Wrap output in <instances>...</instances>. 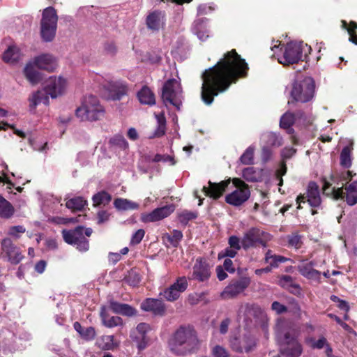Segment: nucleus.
Returning a JSON list of instances; mask_svg holds the SVG:
<instances>
[{
	"mask_svg": "<svg viewBox=\"0 0 357 357\" xmlns=\"http://www.w3.org/2000/svg\"><path fill=\"white\" fill-rule=\"evenodd\" d=\"M249 67L245 60L235 49L226 52L213 67L206 69L202 75V100L206 105L213 103L214 98L225 92L232 84L248 76Z\"/></svg>",
	"mask_w": 357,
	"mask_h": 357,
	"instance_id": "f257e3e1",
	"label": "nucleus"
},
{
	"mask_svg": "<svg viewBox=\"0 0 357 357\" xmlns=\"http://www.w3.org/2000/svg\"><path fill=\"white\" fill-rule=\"evenodd\" d=\"M197 333L191 325L180 326L168 340L170 351L176 356H184L195 353L199 348Z\"/></svg>",
	"mask_w": 357,
	"mask_h": 357,
	"instance_id": "f03ea898",
	"label": "nucleus"
},
{
	"mask_svg": "<svg viewBox=\"0 0 357 357\" xmlns=\"http://www.w3.org/2000/svg\"><path fill=\"white\" fill-rule=\"evenodd\" d=\"M280 48L282 54L278 58V61L283 66H289L298 63L300 61L307 62L308 55L312 48L303 42H290L286 45L280 44L274 45L272 50Z\"/></svg>",
	"mask_w": 357,
	"mask_h": 357,
	"instance_id": "7ed1b4c3",
	"label": "nucleus"
},
{
	"mask_svg": "<svg viewBox=\"0 0 357 357\" xmlns=\"http://www.w3.org/2000/svg\"><path fill=\"white\" fill-rule=\"evenodd\" d=\"M66 87V80L65 79L61 77L58 78L50 77L47 81L43 90H39L33 93L29 98L30 108L34 109L40 103L48 105L50 103L49 96L52 98H56L64 92Z\"/></svg>",
	"mask_w": 357,
	"mask_h": 357,
	"instance_id": "20e7f679",
	"label": "nucleus"
},
{
	"mask_svg": "<svg viewBox=\"0 0 357 357\" xmlns=\"http://www.w3.org/2000/svg\"><path fill=\"white\" fill-rule=\"evenodd\" d=\"M75 115L82 121H97L105 117V109L96 96L89 95L84 98L81 106L77 108Z\"/></svg>",
	"mask_w": 357,
	"mask_h": 357,
	"instance_id": "39448f33",
	"label": "nucleus"
},
{
	"mask_svg": "<svg viewBox=\"0 0 357 357\" xmlns=\"http://www.w3.org/2000/svg\"><path fill=\"white\" fill-rule=\"evenodd\" d=\"M323 194L326 196H331L334 199H344L349 206H354L357 204V181L349 184H346L343 188H333L331 189V183L326 178L323 179Z\"/></svg>",
	"mask_w": 357,
	"mask_h": 357,
	"instance_id": "423d86ee",
	"label": "nucleus"
},
{
	"mask_svg": "<svg viewBox=\"0 0 357 357\" xmlns=\"http://www.w3.org/2000/svg\"><path fill=\"white\" fill-rule=\"evenodd\" d=\"M315 83L310 77H305L301 80H295L291 86V97L292 100L288 103L300 102L305 103L310 101L314 95Z\"/></svg>",
	"mask_w": 357,
	"mask_h": 357,
	"instance_id": "0eeeda50",
	"label": "nucleus"
},
{
	"mask_svg": "<svg viewBox=\"0 0 357 357\" xmlns=\"http://www.w3.org/2000/svg\"><path fill=\"white\" fill-rule=\"evenodd\" d=\"M93 232L91 228H84L83 226H77L73 229H63L62 236L64 241L72 245L81 252H86L89 249V242L86 238Z\"/></svg>",
	"mask_w": 357,
	"mask_h": 357,
	"instance_id": "6e6552de",
	"label": "nucleus"
},
{
	"mask_svg": "<svg viewBox=\"0 0 357 357\" xmlns=\"http://www.w3.org/2000/svg\"><path fill=\"white\" fill-rule=\"evenodd\" d=\"M58 15L56 9L52 6L45 8L40 20V37L43 41L52 42L57 29Z\"/></svg>",
	"mask_w": 357,
	"mask_h": 357,
	"instance_id": "1a4fd4ad",
	"label": "nucleus"
},
{
	"mask_svg": "<svg viewBox=\"0 0 357 357\" xmlns=\"http://www.w3.org/2000/svg\"><path fill=\"white\" fill-rule=\"evenodd\" d=\"M270 240V234L258 227H251L244 233L241 239L242 247L245 250L257 246L266 247Z\"/></svg>",
	"mask_w": 357,
	"mask_h": 357,
	"instance_id": "9d476101",
	"label": "nucleus"
},
{
	"mask_svg": "<svg viewBox=\"0 0 357 357\" xmlns=\"http://www.w3.org/2000/svg\"><path fill=\"white\" fill-rule=\"evenodd\" d=\"M236 190L225 197V202L232 206H239L245 202L250 196L249 186L239 178H232Z\"/></svg>",
	"mask_w": 357,
	"mask_h": 357,
	"instance_id": "9b49d317",
	"label": "nucleus"
},
{
	"mask_svg": "<svg viewBox=\"0 0 357 357\" xmlns=\"http://www.w3.org/2000/svg\"><path fill=\"white\" fill-rule=\"evenodd\" d=\"M177 84L178 82L174 78L167 79L162 86L161 98L164 103H169L180 109L182 105V96L181 93L175 89Z\"/></svg>",
	"mask_w": 357,
	"mask_h": 357,
	"instance_id": "f8f14e48",
	"label": "nucleus"
},
{
	"mask_svg": "<svg viewBox=\"0 0 357 357\" xmlns=\"http://www.w3.org/2000/svg\"><path fill=\"white\" fill-rule=\"evenodd\" d=\"M296 204L298 209L302 208L301 203L307 202L312 208H317L321 204V198L320 196L319 187L315 181H310L307 186L306 192L300 194L296 197Z\"/></svg>",
	"mask_w": 357,
	"mask_h": 357,
	"instance_id": "ddd939ff",
	"label": "nucleus"
},
{
	"mask_svg": "<svg viewBox=\"0 0 357 357\" xmlns=\"http://www.w3.org/2000/svg\"><path fill=\"white\" fill-rule=\"evenodd\" d=\"M303 351V346L298 340L289 333H286L280 343V354L284 357H300Z\"/></svg>",
	"mask_w": 357,
	"mask_h": 357,
	"instance_id": "4468645a",
	"label": "nucleus"
},
{
	"mask_svg": "<svg viewBox=\"0 0 357 357\" xmlns=\"http://www.w3.org/2000/svg\"><path fill=\"white\" fill-rule=\"evenodd\" d=\"M250 278L246 276L232 279L221 293V297L224 299L236 298L243 293L250 286Z\"/></svg>",
	"mask_w": 357,
	"mask_h": 357,
	"instance_id": "2eb2a0df",
	"label": "nucleus"
},
{
	"mask_svg": "<svg viewBox=\"0 0 357 357\" xmlns=\"http://www.w3.org/2000/svg\"><path fill=\"white\" fill-rule=\"evenodd\" d=\"M151 331V326L149 324L141 322L130 331V337L139 351L146 348L149 340L147 333Z\"/></svg>",
	"mask_w": 357,
	"mask_h": 357,
	"instance_id": "dca6fc26",
	"label": "nucleus"
},
{
	"mask_svg": "<svg viewBox=\"0 0 357 357\" xmlns=\"http://www.w3.org/2000/svg\"><path fill=\"white\" fill-rule=\"evenodd\" d=\"M256 345L255 337L248 333L235 337L230 340L231 348L238 353H249L255 349Z\"/></svg>",
	"mask_w": 357,
	"mask_h": 357,
	"instance_id": "f3484780",
	"label": "nucleus"
},
{
	"mask_svg": "<svg viewBox=\"0 0 357 357\" xmlns=\"http://www.w3.org/2000/svg\"><path fill=\"white\" fill-rule=\"evenodd\" d=\"M1 250L3 257L14 265H17L23 259L24 255L19 247H17L10 238H5L1 241Z\"/></svg>",
	"mask_w": 357,
	"mask_h": 357,
	"instance_id": "a211bd4d",
	"label": "nucleus"
},
{
	"mask_svg": "<svg viewBox=\"0 0 357 357\" xmlns=\"http://www.w3.org/2000/svg\"><path fill=\"white\" fill-rule=\"evenodd\" d=\"M188 287V283L185 277H178L176 282L166 288L163 292L160 293V295L169 302L176 301L181 293L184 292Z\"/></svg>",
	"mask_w": 357,
	"mask_h": 357,
	"instance_id": "6ab92c4d",
	"label": "nucleus"
},
{
	"mask_svg": "<svg viewBox=\"0 0 357 357\" xmlns=\"http://www.w3.org/2000/svg\"><path fill=\"white\" fill-rule=\"evenodd\" d=\"M140 308L146 312H151L155 317H164L167 312L166 305L162 299L146 298L140 304Z\"/></svg>",
	"mask_w": 357,
	"mask_h": 357,
	"instance_id": "aec40b11",
	"label": "nucleus"
},
{
	"mask_svg": "<svg viewBox=\"0 0 357 357\" xmlns=\"http://www.w3.org/2000/svg\"><path fill=\"white\" fill-rule=\"evenodd\" d=\"M175 210L174 204L156 208L149 213H142L141 220L144 223L161 220L170 215Z\"/></svg>",
	"mask_w": 357,
	"mask_h": 357,
	"instance_id": "412c9836",
	"label": "nucleus"
},
{
	"mask_svg": "<svg viewBox=\"0 0 357 357\" xmlns=\"http://www.w3.org/2000/svg\"><path fill=\"white\" fill-rule=\"evenodd\" d=\"M231 181L232 179L231 178L222 181L219 183L209 181L208 182V186H204L202 190L206 197L213 199H218L223 195Z\"/></svg>",
	"mask_w": 357,
	"mask_h": 357,
	"instance_id": "4be33fe9",
	"label": "nucleus"
},
{
	"mask_svg": "<svg viewBox=\"0 0 357 357\" xmlns=\"http://www.w3.org/2000/svg\"><path fill=\"white\" fill-rule=\"evenodd\" d=\"M211 277V268L206 259L199 257L192 267L191 279L199 282L207 281Z\"/></svg>",
	"mask_w": 357,
	"mask_h": 357,
	"instance_id": "5701e85b",
	"label": "nucleus"
},
{
	"mask_svg": "<svg viewBox=\"0 0 357 357\" xmlns=\"http://www.w3.org/2000/svg\"><path fill=\"white\" fill-rule=\"evenodd\" d=\"M105 88L114 100H121L123 96L127 95L128 91V84L121 80L109 81Z\"/></svg>",
	"mask_w": 357,
	"mask_h": 357,
	"instance_id": "b1692460",
	"label": "nucleus"
},
{
	"mask_svg": "<svg viewBox=\"0 0 357 357\" xmlns=\"http://www.w3.org/2000/svg\"><path fill=\"white\" fill-rule=\"evenodd\" d=\"M165 24V13L155 10L151 12L146 17V24L148 29L158 31Z\"/></svg>",
	"mask_w": 357,
	"mask_h": 357,
	"instance_id": "393cba45",
	"label": "nucleus"
},
{
	"mask_svg": "<svg viewBox=\"0 0 357 357\" xmlns=\"http://www.w3.org/2000/svg\"><path fill=\"white\" fill-rule=\"evenodd\" d=\"M33 63L37 68L48 72H53L57 66L55 58L50 54H43L35 57Z\"/></svg>",
	"mask_w": 357,
	"mask_h": 357,
	"instance_id": "a878e982",
	"label": "nucleus"
},
{
	"mask_svg": "<svg viewBox=\"0 0 357 357\" xmlns=\"http://www.w3.org/2000/svg\"><path fill=\"white\" fill-rule=\"evenodd\" d=\"M109 308L114 313L119 314L123 316L133 317L137 314V310L132 306L126 303H121L117 301H110Z\"/></svg>",
	"mask_w": 357,
	"mask_h": 357,
	"instance_id": "bb28decb",
	"label": "nucleus"
},
{
	"mask_svg": "<svg viewBox=\"0 0 357 357\" xmlns=\"http://www.w3.org/2000/svg\"><path fill=\"white\" fill-rule=\"evenodd\" d=\"M137 97L142 105L153 106L155 105V97L152 90L146 85H144L137 92Z\"/></svg>",
	"mask_w": 357,
	"mask_h": 357,
	"instance_id": "cd10ccee",
	"label": "nucleus"
},
{
	"mask_svg": "<svg viewBox=\"0 0 357 357\" xmlns=\"http://www.w3.org/2000/svg\"><path fill=\"white\" fill-rule=\"evenodd\" d=\"M100 317L102 324L107 328H114L119 326H123V324L122 318L117 316L110 317L106 312L105 307H102Z\"/></svg>",
	"mask_w": 357,
	"mask_h": 357,
	"instance_id": "c85d7f7f",
	"label": "nucleus"
},
{
	"mask_svg": "<svg viewBox=\"0 0 357 357\" xmlns=\"http://www.w3.org/2000/svg\"><path fill=\"white\" fill-rule=\"evenodd\" d=\"M278 284L284 288L289 291L293 294H296L294 290L296 292H299L301 288L299 284H296L294 282V278L289 275H282L279 278Z\"/></svg>",
	"mask_w": 357,
	"mask_h": 357,
	"instance_id": "c756f323",
	"label": "nucleus"
},
{
	"mask_svg": "<svg viewBox=\"0 0 357 357\" xmlns=\"http://www.w3.org/2000/svg\"><path fill=\"white\" fill-rule=\"evenodd\" d=\"M14 213L13 206L0 195V217L9 219L13 215Z\"/></svg>",
	"mask_w": 357,
	"mask_h": 357,
	"instance_id": "7c9ffc66",
	"label": "nucleus"
},
{
	"mask_svg": "<svg viewBox=\"0 0 357 357\" xmlns=\"http://www.w3.org/2000/svg\"><path fill=\"white\" fill-rule=\"evenodd\" d=\"M20 57L19 49L15 46H10L3 54L4 62L13 64L18 61Z\"/></svg>",
	"mask_w": 357,
	"mask_h": 357,
	"instance_id": "2f4dec72",
	"label": "nucleus"
},
{
	"mask_svg": "<svg viewBox=\"0 0 357 357\" xmlns=\"http://www.w3.org/2000/svg\"><path fill=\"white\" fill-rule=\"evenodd\" d=\"M314 263H309L298 266V272L305 278L308 279L314 278L320 275V272L313 268Z\"/></svg>",
	"mask_w": 357,
	"mask_h": 357,
	"instance_id": "473e14b6",
	"label": "nucleus"
},
{
	"mask_svg": "<svg viewBox=\"0 0 357 357\" xmlns=\"http://www.w3.org/2000/svg\"><path fill=\"white\" fill-rule=\"evenodd\" d=\"M25 77L31 84H36L42 80L41 74L31 64L26 65L24 70Z\"/></svg>",
	"mask_w": 357,
	"mask_h": 357,
	"instance_id": "72a5a7b5",
	"label": "nucleus"
},
{
	"mask_svg": "<svg viewBox=\"0 0 357 357\" xmlns=\"http://www.w3.org/2000/svg\"><path fill=\"white\" fill-rule=\"evenodd\" d=\"M87 204L86 200L82 197H75L68 199L66 206L73 211H82Z\"/></svg>",
	"mask_w": 357,
	"mask_h": 357,
	"instance_id": "f704fd0d",
	"label": "nucleus"
},
{
	"mask_svg": "<svg viewBox=\"0 0 357 357\" xmlns=\"http://www.w3.org/2000/svg\"><path fill=\"white\" fill-rule=\"evenodd\" d=\"M341 23L342 28L346 29L349 35V40L357 45V22L355 21H350L348 24L347 21L342 20Z\"/></svg>",
	"mask_w": 357,
	"mask_h": 357,
	"instance_id": "c9c22d12",
	"label": "nucleus"
},
{
	"mask_svg": "<svg viewBox=\"0 0 357 357\" xmlns=\"http://www.w3.org/2000/svg\"><path fill=\"white\" fill-rule=\"evenodd\" d=\"M114 206L120 211L135 210L139 208L138 204L123 198L115 199Z\"/></svg>",
	"mask_w": 357,
	"mask_h": 357,
	"instance_id": "e433bc0d",
	"label": "nucleus"
},
{
	"mask_svg": "<svg viewBox=\"0 0 357 357\" xmlns=\"http://www.w3.org/2000/svg\"><path fill=\"white\" fill-rule=\"evenodd\" d=\"M114 341V335H102L97 340L96 345L102 350H112L117 346Z\"/></svg>",
	"mask_w": 357,
	"mask_h": 357,
	"instance_id": "4c0bfd02",
	"label": "nucleus"
},
{
	"mask_svg": "<svg viewBox=\"0 0 357 357\" xmlns=\"http://www.w3.org/2000/svg\"><path fill=\"white\" fill-rule=\"evenodd\" d=\"M92 200L94 206H106L111 202L112 196L107 192L102 190L95 194L92 197Z\"/></svg>",
	"mask_w": 357,
	"mask_h": 357,
	"instance_id": "58836bf2",
	"label": "nucleus"
},
{
	"mask_svg": "<svg viewBox=\"0 0 357 357\" xmlns=\"http://www.w3.org/2000/svg\"><path fill=\"white\" fill-rule=\"evenodd\" d=\"M155 117L158 122V128L150 138L160 137L165 134L166 119L164 114H155Z\"/></svg>",
	"mask_w": 357,
	"mask_h": 357,
	"instance_id": "ea45409f",
	"label": "nucleus"
},
{
	"mask_svg": "<svg viewBox=\"0 0 357 357\" xmlns=\"http://www.w3.org/2000/svg\"><path fill=\"white\" fill-rule=\"evenodd\" d=\"M198 217V213L197 211H190L188 210H183L178 214V219L180 223L184 226H186L189 221L196 219Z\"/></svg>",
	"mask_w": 357,
	"mask_h": 357,
	"instance_id": "a19ab883",
	"label": "nucleus"
},
{
	"mask_svg": "<svg viewBox=\"0 0 357 357\" xmlns=\"http://www.w3.org/2000/svg\"><path fill=\"white\" fill-rule=\"evenodd\" d=\"M296 120V114L289 112H285L280 118V126L281 128H289Z\"/></svg>",
	"mask_w": 357,
	"mask_h": 357,
	"instance_id": "79ce46f5",
	"label": "nucleus"
},
{
	"mask_svg": "<svg viewBox=\"0 0 357 357\" xmlns=\"http://www.w3.org/2000/svg\"><path fill=\"white\" fill-rule=\"evenodd\" d=\"M340 165L346 169L349 168L352 165L351 149L348 146L344 147L340 153Z\"/></svg>",
	"mask_w": 357,
	"mask_h": 357,
	"instance_id": "37998d69",
	"label": "nucleus"
},
{
	"mask_svg": "<svg viewBox=\"0 0 357 357\" xmlns=\"http://www.w3.org/2000/svg\"><path fill=\"white\" fill-rule=\"evenodd\" d=\"M124 281L130 286L136 287L141 281V276L136 270L131 269L124 278Z\"/></svg>",
	"mask_w": 357,
	"mask_h": 357,
	"instance_id": "c03bdc74",
	"label": "nucleus"
},
{
	"mask_svg": "<svg viewBox=\"0 0 357 357\" xmlns=\"http://www.w3.org/2000/svg\"><path fill=\"white\" fill-rule=\"evenodd\" d=\"M287 245L289 248L299 249L303 245L302 236L298 232L292 233L287 236Z\"/></svg>",
	"mask_w": 357,
	"mask_h": 357,
	"instance_id": "a18cd8bd",
	"label": "nucleus"
},
{
	"mask_svg": "<svg viewBox=\"0 0 357 357\" xmlns=\"http://www.w3.org/2000/svg\"><path fill=\"white\" fill-rule=\"evenodd\" d=\"M109 143L112 146L119 147L121 149H126L128 147V143L121 135H116L112 137Z\"/></svg>",
	"mask_w": 357,
	"mask_h": 357,
	"instance_id": "49530a36",
	"label": "nucleus"
},
{
	"mask_svg": "<svg viewBox=\"0 0 357 357\" xmlns=\"http://www.w3.org/2000/svg\"><path fill=\"white\" fill-rule=\"evenodd\" d=\"M183 236L181 231L174 229L171 234L167 235V238L173 247L177 248Z\"/></svg>",
	"mask_w": 357,
	"mask_h": 357,
	"instance_id": "de8ad7c7",
	"label": "nucleus"
},
{
	"mask_svg": "<svg viewBox=\"0 0 357 357\" xmlns=\"http://www.w3.org/2000/svg\"><path fill=\"white\" fill-rule=\"evenodd\" d=\"M240 161L243 165H252L254 161V149L249 146L240 157Z\"/></svg>",
	"mask_w": 357,
	"mask_h": 357,
	"instance_id": "09e8293b",
	"label": "nucleus"
},
{
	"mask_svg": "<svg viewBox=\"0 0 357 357\" xmlns=\"http://www.w3.org/2000/svg\"><path fill=\"white\" fill-rule=\"evenodd\" d=\"M243 177L248 181L255 182L257 181V172L254 167H246L243 170Z\"/></svg>",
	"mask_w": 357,
	"mask_h": 357,
	"instance_id": "8fccbe9b",
	"label": "nucleus"
},
{
	"mask_svg": "<svg viewBox=\"0 0 357 357\" xmlns=\"http://www.w3.org/2000/svg\"><path fill=\"white\" fill-rule=\"evenodd\" d=\"M213 357H229V351L222 346L215 345L211 349Z\"/></svg>",
	"mask_w": 357,
	"mask_h": 357,
	"instance_id": "3c124183",
	"label": "nucleus"
},
{
	"mask_svg": "<svg viewBox=\"0 0 357 357\" xmlns=\"http://www.w3.org/2000/svg\"><path fill=\"white\" fill-rule=\"evenodd\" d=\"M26 228L22 225L12 226L8 229V235L19 238L22 234L25 233Z\"/></svg>",
	"mask_w": 357,
	"mask_h": 357,
	"instance_id": "603ef678",
	"label": "nucleus"
},
{
	"mask_svg": "<svg viewBox=\"0 0 357 357\" xmlns=\"http://www.w3.org/2000/svg\"><path fill=\"white\" fill-rule=\"evenodd\" d=\"M238 252V251L234 248H231V247L228 246L218 253V259L225 257L234 258L236 256Z\"/></svg>",
	"mask_w": 357,
	"mask_h": 357,
	"instance_id": "864d4df0",
	"label": "nucleus"
},
{
	"mask_svg": "<svg viewBox=\"0 0 357 357\" xmlns=\"http://www.w3.org/2000/svg\"><path fill=\"white\" fill-rule=\"evenodd\" d=\"M96 332L94 327L89 326L84 329L82 333L81 337L86 341H91L94 340Z\"/></svg>",
	"mask_w": 357,
	"mask_h": 357,
	"instance_id": "5fc2aeb1",
	"label": "nucleus"
},
{
	"mask_svg": "<svg viewBox=\"0 0 357 357\" xmlns=\"http://www.w3.org/2000/svg\"><path fill=\"white\" fill-rule=\"evenodd\" d=\"M144 235L145 231L143 229H139L136 231L131 237L130 245H135L140 243Z\"/></svg>",
	"mask_w": 357,
	"mask_h": 357,
	"instance_id": "6e6d98bb",
	"label": "nucleus"
},
{
	"mask_svg": "<svg viewBox=\"0 0 357 357\" xmlns=\"http://www.w3.org/2000/svg\"><path fill=\"white\" fill-rule=\"evenodd\" d=\"M267 142L271 146H280L282 145V139L275 133L269 132L266 135Z\"/></svg>",
	"mask_w": 357,
	"mask_h": 357,
	"instance_id": "4d7b16f0",
	"label": "nucleus"
},
{
	"mask_svg": "<svg viewBox=\"0 0 357 357\" xmlns=\"http://www.w3.org/2000/svg\"><path fill=\"white\" fill-rule=\"evenodd\" d=\"M228 245L231 248H234L235 250L239 251L242 247L241 241L240 238L235 235H232L228 238Z\"/></svg>",
	"mask_w": 357,
	"mask_h": 357,
	"instance_id": "13d9d810",
	"label": "nucleus"
},
{
	"mask_svg": "<svg viewBox=\"0 0 357 357\" xmlns=\"http://www.w3.org/2000/svg\"><path fill=\"white\" fill-rule=\"evenodd\" d=\"M288 260L287 258L281 255H274L268 264L269 266L272 268H276L278 266L279 264L284 263Z\"/></svg>",
	"mask_w": 357,
	"mask_h": 357,
	"instance_id": "bf43d9fd",
	"label": "nucleus"
},
{
	"mask_svg": "<svg viewBox=\"0 0 357 357\" xmlns=\"http://www.w3.org/2000/svg\"><path fill=\"white\" fill-rule=\"evenodd\" d=\"M328 344L326 338L321 336L317 340H312L311 347L312 349H321Z\"/></svg>",
	"mask_w": 357,
	"mask_h": 357,
	"instance_id": "052dcab7",
	"label": "nucleus"
},
{
	"mask_svg": "<svg viewBox=\"0 0 357 357\" xmlns=\"http://www.w3.org/2000/svg\"><path fill=\"white\" fill-rule=\"evenodd\" d=\"M271 309L275 311L278 314H283L287 312L288 308L283 304L278 301H274L271 304Z\"/></svg>",
	"mask_w": 357,
	"mask_h": 357,
	"instance_id": "680f3d73",
	"label": "nucleus"
},
{
	"mask_svg": "<svg viewBox=\"0 0 357 357\" xmlns=\"http://www.w3.org/2000/svg\"><path fill=\"white\" fill-rule=\"evenodd\" d=\"M153 161L155 162H161V161H162V162L169 161L172 162V165L175 164L174 159L172 156L168 155H161V154H158V153L154 156Z\"/></svg>",
	"mask_w": 357,
	"mask_h": 357,
	"instance_id": "e2e57ef3",
	"label": "nucleus"
},
{
	"mask_svg": "<svg viewBox=\"0 0 357 357\" xmlns=\"http://www.w3.org/2000/svg\"><path fill=\"white\" fill-rule=\"evenodd\" d=\"M296 153V149L293 147H285L282 151V157L283 160L291 158Z\"/></svg>",
	"mask_w": 357,
	"mask_h": 357,
	"instance_id": "0e129e2a",
	"label": "nucleus"
},
{
	"mask_svg": "<svg viewBox=\"0 0 357 357\" xmlns=\"http://www.w3.org/2000/svg\"><path fill=\"white\" fill-rule=\"evenodd\" d=\"M354 176H356V173L353 171L347 170L342 172L339 175V178L340 181L348 183V181H350Z\"/></svg>",
	"mask_w": 357,
	"mask_h": 357,
	"instance_id": "69168bd1",
	"label": "nucleus"
},
{
	"mask_svg": "<svg viewBox=\"0 0 357 357\" xmlns=\"http://www.w3.org/2000/svg\"><path fill=\"white\" fill-rule=\"evenodd\" d=\"M105 51L112 55H114L116 52V46L113 42H107L104 45Z\"/></svg>",
	"mask_w": 357,
	"mask_h": 357,
	"instance_id": "338daca9",
	"label": "nucleus"
},
{
	"mask_svg": "<svg viewBox=\"0 0 357 357\" xmlns=\"http://www.w3.org/2000/svg\"><path fill=\"white\" fill-rule=\"evenodd\" d=\"M222 268L230 273H234L235 272V268L231 259L227 258L225 259Z\"/></svg>",
	"mask_w": 357,
	"mask_h": 357,
	"instance_id": "774afa93",
	"label": "nucleus"
}]
</instances>
